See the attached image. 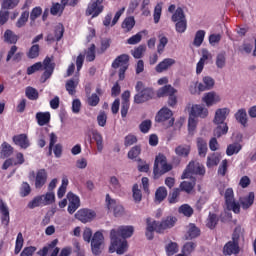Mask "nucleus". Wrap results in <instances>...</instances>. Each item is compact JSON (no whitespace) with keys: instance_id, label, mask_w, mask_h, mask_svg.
<instances>
[{"instance_id":"obj_1","label":"nucleus","mask_w":256,"mask_h":256,"mask_svg":"<svg viewBox=\"0 0 256 256\" xmlns=\"http://www.w3.org/2000/svg\"><path fill=\"white\" fill-rule=\"evenodd\" d=\"M135 229L133 226H120L118 229H112L110 231L111 245L109 247V253H117V255H123L127 249V240L129 237H133Z\"/></svg>"},{"instance_id":"obj_2","label":"nucleus","mask_w":256,"mask_h":256,"mask_svg":"<svg viewBox=\"0 0 256 256\" xmlns=\"http://www.w3.org/2000/svg\"><path fill=\"white\" fill-rule=\"evenodd\" d=\"M173 169V166L171 164L167 163V157L163 154H159L155 158L154 162V179H159L161 175H165V173H169Z\"/></svg>"},{"instance_id":"obj_3","label":"nucleus","mask_w":256,"mask_h":256,"mask_svg":"<svg viewBox=\"0 0 256 256\" xmlns=\"http://www.w3.org/2000/svg\"><path fill=\"white\" fill-rule=\"evenodd\" d=\"M135 89L137 94L134 96V103L139 105L145 103V101H149V99H153V89L145 88V85L141 81L136 83Z\"/></svg>"},{"instance_id":"obj_4","label":"nucleus","mask_w":256,"mask_h":256,"mask_svg":"<svg viewBox=\"0 0 256 256\" xmlns=\"http://www.w3.org/2000/svg\"><path fill=\"white\" fill-rule=\"evenodd\" d=\"M90 243L93 255H101L103 249H105V237L103 236V232H95Z\"/></svg>"},{"instance_id":"obj_5","label":"nucleus","mask_w":256,"mask_h":256,"mask_svg":"<svg viewBox=\"0 0 256 256\" xmlns=\"http://www.w3.org/2000/svg\"><path fill=\"white\" fill-rule=\"evenodd\" d=\"M224 197L228 211H233V213H240L241 205L239 204V202L235 201L233 188L226 189Z\"/></svg>"},{"instance_id":"obj_6","label":"nucleus","mask_w":256,"mask_h":256,"mask_svg":"<svg viewBox=\"0 0 256 256\" xmlns=\"http://www.w3.org/2000/svg\"><path fill=\"white\" fill-rule=\"evenodd\" d=\"M191 175H205V166L199 162H190L182 174V179H189Z\"/></svg>"},{"instance_id":"obj_7","label":"nucleus","mask_w":256,"mask_h":256,"mask_svg":"<svg viewBox=\"0 0 256 256\" xmlns=\"http://www.w3.org/2000/svg\"><path fill=\"white\" fill-rule=\"evenodd\" d=\"M29 179L30 181H33L35 179V188L36 189H41L45 183H47V170L45 169H39L36 174L35 171H30L29 172Z\"/></svg>"},{"instance_id":"obj_8","label":"nucleus","mask_w":256,"mask_h":256,"mask_svg":"<svg viewBox=\"0 0 256 256\" xmlns=\"http://www.w3.org/2000/svg\"><path fill=\"white\" fill-rule=\"evenodd\" d=\"M156 121L158 123H165L166 121H168L166 127H173V124L175 123V119L173 118V112L169 108H162L156 116Z\"/></svg>"},{"instance_id":"obj_9","label":"nucleus","mask_w":256,"mask_h":256,"mask_svg":"<svg viewBox=\"0 0 256 256\" xmlns=\"http://www.w3.org/2000/svg\"><path fill=\"white\" fill-rule=\"evenodd\" d=\"M103 0H96L92 1L88 4V7L86 9V15L89 17L92 15V17H99L101 13H103Z\"/></svg>"},{"instance_id":"obj_10","label":"nucleus","mask_w":256,"mask_h":256,"mask_svg":"<svg viewBox=\"0 0 256 256\" xmlns=\"http://www.w3.org/2000/svg\"><path fill=\"white\" fill-rule=\"evenodd\" d=\"M43 66L45 71L40 78L41 83H45L47 79L51 78L53 71H55V63L53 62V58L46 57L43 61Z\"/></svg>"},{"instance_id":"obj_11","label":"nucleus","mask_w":256,"mask_h":256,"mask_svg":"<svg viewBox=\"0 0 256 256\" xmlns=\"http://www.w3.org/2000/svg\"><path fill=\"white\" fill-rule=\"evenodd\" d=\"M175 223H177V218L173 216H168L164 218L161 222L155 221L156 233H163V231H166V229H171L175 227Z\"/></svg>"},{"instance_id":"obj_12","label":"nucleus","mask_w":256,"mask_h":256,"mask_svg":"<svg viewBox=\"0 0 256 256\" xmlns=\"http://www.w3.org/2000/svg\"><path fill=\"white\" fill-rule=\"evenodd\" d=\"M96 215L95 211L84 208L76 212L75 218L78 219V221H81V223H91Z\"/></svg>"},{"instance_id":"obj_13","label":"nucleus","mask_w":256,"mask_h":256,"mask_svg":"<svg viewBox=\"0 0 256 256\" xmlns=\"http://www.w3.org/2000/svg\"><path fill=\"white\" fill-rule=\"evenodd\" d=\"M106 201L108 202L109 211H113L115 217H122L125 213V209L121 204H117V201L111 199L109 194L106 195Z\"/></svg>"},{"instance_id":"obj_14","label":"nucleus","mask_w":256,"mask_h":256,"mask_svg":"<svg viewBox=\"0 0 256 256\" xmlns=\"http://www.w3.org/2000/svg\"><path fill=\"white\" fill-rule=\"evenodd\" d=\"M67 199L69 201L68 213H70V215H73V213H75V211H77L78 208L81 207V199H79V196L75 195L73 192H68Z\"/></svg>"},{"instance_id":"obj_15","label":"nucleus","mask_w":256,"mask_h":256,"mask_svg":"<svg viewBox=\"0 0 256 256\" xmlns=\"http://www.w3.org/2000/svg\"><path fill=\"white\" fill-rule=\"evenodd\" d=\"M189 115L191 117H201V119H205V117L209 115V110L202 105L195 104L192 105Z\"/></svg>"},{"instance_id":"obj_16","label":"nucleus","mask_w":256,"mask_h":256,"mask_svg":"<svg viewBox=\"0 0 256 256\" xmlns=\"http://www.w3.org/2000/svg\"><path fill=\"white\" fill-rule=\"evenodd\" d=\"M229 113H231V110H229V108L217 109L215 112L213 123H215V125L225 124V119L229 117Z\"/></svg>"},{"instance_id":"obj_17","label":"nucleus","mask_w":256,"mask_h":256,"mask_svg":"<svg viewBox=\"0 0 256 256\" xmlns=\"http://www.w3.org/2000/svg\"><path fill=\"white\" fill-rule=\"evenodd\" d=\"M63 33H65V28L63 24H58L55 27L54 34H48L46 41L48 43H54V41H61L63 38Z\"/></svg>"},{"instance_id":"obj_18","label":"nucleus","mask_w":256,"mask_h":256,"mask_svg":"<svg viewBox=\"0 0 256 256\" xmlns=\"http://www.w3.org/2000/svg\"><path fill=\"white\" fill-rule=\"evenodd\" d=\"M0 213H1V223L4 225V227H9V222L11 221V218L9 216V206L3 202V200H0Z\"/></svg>"},{"instance_id":"obj_19","label":"nucleus","mask_w":256,"mask_h":256,"mask_svg":"<svg viewBox=\"0 0 256 256\" xmlns=\"http://www.w3.org/2000/svg\"><path fill=\"white\" fill-rule=\"evenodd\" d=\"M202 101L206 103L207 107H213V105H217L221 101V96L215 92H208L204 94Z\"/></svg>"},{"instance_id":"obj_20","label":"nucleus","mask_w":256,"mask_h":256,"mask_svg":"<svg viewBox=\"0 0 256 256\" xmlns=\"http://www.w3.org/2000/svg\"><path fill=\"white\" fill-rule=\"evenodd\" d=\"M120 69L122 67L129 68V55L127 54H121L112 62V68L113 69Z\"/></svg>"},{"instance_id":"obj_21","label":"nucleus","mask_w":256,"mask_h":256,"mask_svg":"<svg viewBox=\"0 0 256 256\" xmlns=\"http://www.w3.org/2000/svg\"><path fill=\"white\" fill-rule=\"evenodd\" d=\"M177 61L173 58H166L162 62H160L156 67V73H163V71H167L170 67H173Z\"/></svg>"},{"instance_id":"obj_22","label":"nucleus","mask_w":256,"mask_h":256,"mask_svg":"<svg viewBox=\"0 0 256 256\" xmlns=\"http://www.w3.org/2000/svg\"><path fill=\"white\" fill-rule=\"evenodd\" d=\"M224 255H238L239 253V243L229 241L225 244L223 248Z\"/></svg>"},{"instance_id":"obj_23","label":"nucleus","mask_w":256,"mask_h":256,"mask_svg":"<svg viewBox=\"0 0 256 256\" xmlns=\"http://www.w3.org/2000/svg\"><path fill=\"white\" fill-rule=\"evenodd\" d=\"M79 85V76H76L75 78L69 79L66 81L65 88L66 91L70 95H75L77 93V86Z\"/></svg>"},{"instance_id":"obj_24","label":"nucleus","mask_w":256,"mask_h":256,"mask_svg":"<svg viewBox=\"0 0 256 256\" xmlns=\"http://www.w3.org/2000/svg\"><path fill=\"white\" fill-rule=\"evenodd\" d=\"M13 142L15 145H18V147H21V149H27L29 147V138L26 136V134H19L13 137Z\"/></svg>"},{"instance_id":"obj_25","label":"nucleus","mask_w":256,"mask_h":256,"mask_svg":"<svg viewBox=\"0 0 256 256\" xmlns=\"http://www.w3.org/2000/svg\"><path fill=\"white\" fill-rule=\"evenodd\" d=\"M203 83L198 84L199 91H209V89H213L215 86V80L209 76L203 78Z\"/></svg>"},{"instance_id":"obj_26","label":"nucleus","mask_w":256,"mask_h":256,"mask_svg":"<svg viewBox=\"0 0 256 256\" xmlns=\"http://www.w3.org/2000/svg\"><path fill=\"white\" fill-rule=\"evenodd\" d=\"M146 237L149 241L153 239V231H157V225L155 224V220L151 218L146 219Z\"/></svg>"},{"instance_id":"obj_27","label":"nucleus","mask_w":256,"mask_h":256,"mask_svg":"<svg viewBox=\"0 0 256 256\" xmlns=\"http://www.w3.org/2000/svg\"><path fill=\"white\" fill-rule=\"evenodd\" d=\"M36 120L40 127L47 125L51 121V113L49 112H38L36 113Z\"/></svg>"},{"instance_id":"obj_28","label":"nucleus","mask_w":256,"mask_h":256,"mask_svg":"<svg viewBox=\"0 0 256 256\" xmlns=\"http://www.w3.org/2000/svg\"><path fill=\"white\" fill-rule=\"evenodd\" d=\"M13 155V148L7 142L2 143L0 148V157L1 159H7V157H11Z\"/></svg>"},{"instance_id":"obj_29","label":"nucleus","mask_w":256,"mask_h":256,"mask_svg":"<svg viewBox=\"0 0 256 256\" xmlns=\"http://www.w3.org/2000/svg\"><path fill=\"white\" fill-rule=\"evenodd\" d=\"M197 149L199 157H206L207 155V141L203 138H197Z\"/></svg>"},{"instance_id":"obj_30","label":"nucleus","mask_w":256,"mask_h":256,"mask_svg":"<svg viewBox=\"0 0 256 256\" xmlns=\"http://www.w3.org/2000/svg\"><path fill=\"white\" fill-rule=\"evenodd\" d=\"M255 202V193L250 192L248 196L244 197L240 203L242 205V209H249L251 205Z\"/></svg>"},{"instance_id":"obj_31","label":"nucleus","mask_w":256,"mask_h":256,"mask_svg":"<svg viewBox=\"0 0 256 256\" xmlns=\"http://www.w3.org/2000/svg\"><path fill=\"white\" fill-rule=\"evenodd\" d=\"M241 149H243V146L240 143L230 144V145H228V147L226 149V155H228V157L237 155V153H239V151H241Z\"/></svg>"},{"instance_id":"obj_32","label":"nucleus","mask_w":256,"mask_h":256,"mask_svg":"<svg viewBox=\"0 0 256 256\" xmlns=\"http://www.w3.org/2000/svg\"><path fill=\"white\" fill-rule=\"evenodd\" d=\"M92 138L96 141L97 150L101 153L103 151V135L99 131L94 130L92 131Z\"/></svg>"},{"instance_id":"obj_33","label":"nucleus","mask_w":256,"mask_h":256,"mask_svg":"<svg viewBox=\"0 0 256 256\" xmlns=\"http://www.w3.org/2000/svg\"><path fill=\"white\" fill-rule=\"evenodd\" d=\"M173 23L178 21H187V17L185 16V12L183 11V8L178 7L174 14L171 17Z\"/></svg>"},{"instance_id":"obj_34","label":"nucleus","mask_w":256,"mask_h":256,"mask_svg":"<svg viewBox=\"0 0 256 256\" xmlns=\"http://www.w3.org/2000/svg\"><path fill=\"white\" fill-rule=\"evenodd\" d=\"M225 65H227V54L225 52H220L216 56V67L218 69L225 68Z\"/></svg>"},{"instance_id":"obj_35","label":"nucleus","mask_w":256,"mask_h":256,"mask_svg":"<svg viewBox=\"0 0 256 256\" xmlns=\"http://www.w3.org/2000/svg\"><path fill=\"white\" fill-rule=\"evenodd\" d=\"M175 93H177V90L171 85H166L158 91L159 97H165V95L171 97V95H175Z\"/></svg>"},{"instance_id":"obj_36","label":"nucleus","mask_w":256,"mask_h":256,"mask_svg":"<svg viewBox=\"0 0 256 256\" xmlns=\"http://www.w3.org/2000/svg\"><path fill=\"white\" fill-rule=\"evenodd\" d=\"M4 41L6 43L15 44L19 41V37L14 34L10 29L6 30L4 33Z\"/></svg>"},{"instance_id":"obj_37","label":"nucleus","mask_w":256,"mask_h":256,"mask_svg":"<svg viewBox=\"0 0 256 256\" xmlns=\"http://www.w3.org/2000/svg\"><path fill=\"white\" fill-rule=\"evenodd\" d=\"M218 223L219 217H217V214L210 213L206 220V227H208V229H215Z\"/></svg>"},{"instance_id":"obj_38","label":"nucleus","mask_w":256,"mask_h":256,"mask_svg":"<svg viewBox=\"0 0 256 256\" xmlns=\"http://www.w3.org/2000/svg\"><path fill=\"white\" fill-rule=\"evenodd\" d=\"M203 41H205V30H198L195 34L193 45L195 47H201Z\"/></svg>"},{"instance_id":"obj_39","label":"nucleus","mask_w":256,"mask_h":256,"mask_svg":"<svg viewBox=\"0 0 256 256\" xmlns=\"http://www.w3.org/2000/svg\"><path fill=\"white\" fill-rule=\"evenodd\" d=\"M207 59H209V52H203V55L196 66L197 75H200V73H203V68L205 67V61H207Z\"/></svg>"},{"instance_id":"obj_40","label":"nucleus","mask_w":256,"mask_h":256,"mask_svg":"<svg viewBox=\"0 0 256 256\" xmlns=\"http://www.w3.org/2000/svg\"><path fill=\"white\" fill-rule=\"evenodd\" d=\"M229 131V126L227 124H218L214 129V137H221L222 135H227Z\"/></svg>"},{"instance_id":"obj_41","label":"nucleus","mask_w":256,"mask_h":256,"mask_svg":"<svg viewBox=\"0 0 256 256\" xmlns=\"http://www.w3.org/2000/svg\"><path fill=\"white\" fill-rule=\"evenodd\" d=\"M190 152H191V147L187 145H180L175 149V153L179 157H187Z\"/></svg>"},{"instance_id":"obj_42","label":"nucleus","mask_w":256,"mask_h":256,"mask_svg":"<svg viewBox=\"0 0 256 256\" xmlns=\"http://www.w3.org/2000/svg\"><path fill=\"white\" fill-rule=\"evenodd\" d=\"M195 179H192L191 181H183L180 184L181 191H185L186 193H191L195 187Z\"/></svg>"},{"instance_id":"obj_43","label":"nucleus","mask_w":256,"mask_h":256,"mask_svg":"<svg viewBox=\"0 0 256 256\" xmlns=\"http://www.w3.org/2000/svg\"><path fill=\"white\" fill-rule=\"evenodd\" d=\"M109 187L112 191H121V182L116 176H111L109 179Z\"/></svg>"},{"instance_id":"obj_44","label":"nucleus","mask_w":256,"mask_h":256,"mask_svg":"<svg viewBox=\"0 0 256 256\" xmlns=\"http://www.w3.org/2000/svg\"><path fill=\"white\" fill-rule=\"evenodd\" d=\"M135 27V18L134 17H128L126 18L122 23V29H124L127 33L131 31Z\"/></svg>"},{"instance_id":"obj_45","label":"nucleus","mask_w":256,"mask_h":256,"mask_svg":"<svg viewBox=\"0 0 256 256\" xmlns=\"http://www.w3.org/2000/svg\"><path fill=\"white\" fill-rule=\"evenodd\" d=\"M67 185H69V180L67 178H63L62 184L57 192L58 199H63V197H65V193H67Z\"/></svg>"},{"instance_id":"obj_46","label":"nucleus","mask_w":256,"mask_h":256,"mask_svg":"<svg viewBox=\"0 0 256 256\" xmlns=\"http://www.w3.org/2000/svg\"><path fill=\"white\" fill-rule=\"evenodd\" d=\"M236 121L240 122L245 127L247 125V112L244 109L238 110L235 114Z\"/></svg>"},{"instance_id":"obj_47","label":"nucleus","mask_w":256,"mask_h":256,"mask_svg":"<svg viewBox=\"0 0 256 256\" xmlns=\"http://www.w3.org/2000/svg\"><path fill=\"white\" fill-rule=\"evenodd\" d=\"M166 255L173 256L179 251V245L176 242H170L166 245Z\"/></svg>"},{"instance_id":"obj_48","label":"nucleus","mask_w":256,"mask_h":256,"mask_svg":"<svg viewBox=\"0 0 256 256\" xmlns=\"http://www.w3.org/2000/svg\"><path fill=\"white\" fill-rule=\"evenodd\" d=\"M145 51H147V46L140 45V46L134 48V50H132L131 53H132L134 59H141V57H143V53H145Z\"/></svg>"},{"instance_id":"obj_49","label":"nucleus","mask_w":256,"mask_h":256,"mask_svg":"<svg viewBox=\"0 0 256 256\" xmlns=\"http://www.w3.org/2000/svg\"><path fill=\"white\" fill-rule=\"evenodd\" d=\"M26 97H28L30 101H37V99H39V92L33 87H27Z\"/></svg>"},{"instance_id":"obj_50","label":"nucleus","mask_w":256,"mask_h":256,"mask_svg":"<svg viewBox=\"0 0 256 256\" xmlns=\"http://www.w3.org/2000/svg\"><path fill=\"white\" fill-rule=\"evenodd\" d=\"M167 43H169V39L166 36H159V44L157 46V52L161 55L163 51H165V47H167Z\"/></svg>"},{"instance_id":"obj_51","label":"nucleus","mask_w":256,"mask_h":256,"mask_svg":"<svg viewBox=\"0 0 256 256\" xmlns=\"http://www.w3.org/2000/svg\"><path fill=\"white\" fill-rule=\"evenodd\" d=\"M27 21H29V11H24L16 22V27H18V29H21V27H25Z\"/></svg>"},{"instance_id":"obj_52","label":"nucleus","mask_w":256,"mask_h":256,"mask_svg":"<svg viewBox=\"0 0 256 256\" xmlns=\"http://www.w3.org/2000/svg\"><path fill=\"white\" fill-rule=\"evenodd\" d=\"M39 51L40 48L38 44L32 45L27 53L28 59H37V57L39 56Z\"/></svg>"},{"instance_id":"obj_53","label":"nucleus","mask_w":256,"mask_h":256,"mask_svg":"<svg viewBox=\"0 0 256 256\" xmlns=\"http://www.w3.org/2000/svg\"><path fill=\"white\" fill-rule=\"evenodd\" d=\"M167 197V188L165 187H159L157 190H156V193H155V198H156V201H158L159 203H161V201H163L165 198Z\"/></svg>"},{"instance_id":"obj_54","label":"nucleus","mask_w":256,"mask_h":256,"mask_svg":"<svg viewBox=\"0 0 256 256\" xmlns=\"http://www.w3.org/2000/svg\"><path fill=\"white\" fill-rule=\"evenodd\" d=\"M178 213L184 215V217H191L193 215V209L189 206V204H183L179 207Z\"/></svg>"},{"instance_id":"obj_55","label":"nucleus","mask_w":256,"mask_h":256,"mask_svg":"<svg viewBox=\"0 0 256 256\" xmlns=\"http://www.w3.org/2000/svg\"><path fill=\"white\" fill-rule=\"evenodd\" d=\"M41 205H45V203L43 202L42 195L41 196H37L32 201H30L28 203V208L29 209H35V207H41Z\"/></svg>"},{"instance_id":"obj_56","label":"nucleus","mask_w":256,"mask_h":256,"mask_svg":"<svg viewBox=\"0 0 256 256\" xmlns=\"http://www.w3.org/2000/svg\"><path fill=\"white\" fill-rule=\"evenodd\" d=\"M189 239H195L201 235V231L195 226V224H190L188 228Z\"/></svg>"},{"instance_id":"obj_57","label":"nucleus","mask_w":256,"mask_h":256,"mask_svg":"<svg viewBox=\"0 0 256 256\" xmlns=\"http://www.w3.org/2000/svg\"><path fill=\"white\" fill-rule=\"evenodd\" d=\"M132 191H133V199H134L135 203H140L141 199H143V194H141L139 185L134 184Z\"/></svg>"},{"instance_id":"obj_58","label":"nucleus","mask_w":256,"mask_h":256,"mask_svg":"<svg viewBox=\"0 0 256 256\" xmlns=\"http://www.w3.org/2000/svg\"><path fill=\"white\" fill-rule=\"evenodd\" d=\"M195 247H197V244H195V242H187L183 246L182 253H184V255H191V253L195 251Z\"/></svg>"},{"instance_id":"obj_59","label":"nucleus","mask_w":256,"mask_h":256,"mask_svg":"<svg viewBox=\"0 0 256 256\" xmlns=\"http://www.w3.org/2000/svg\"><path fill=\"white\" fill-rule=\"evenodd\" d=\"M42 199H43L44 205H51V203H55V193L49 191L45 195H42Z\"/></svg>"},{"instance_id":"obj_60","label":"nucleus","mask_w":256,"mask_h":256,"mask_svg":"<svg viewBox=\"0 0 256 256\" xmlns=\"http://www.w3.org/2000/svg\"><path fill=\"white\" fill-rule=\"evenodd\" d=\"M20 0H3V9H15L19 5Z\"/></svg>"},{"instance_id":"obj_61","label":"nucleus","mask_w":256,"mask_h":256,"mask_svg":"<svg viewBox=\"0 0 256 256\" xmlns=\"http://www.w3.org/2000/svg\"><path fill=\"white\" fill-rule=\"evenodd\" d=\"M219 161V156H217L216 154H212L207 157L206 165L207 167H214L215 165H219Z\"/></svg>"},{"instance_id":"obj_62","label":"nucleus","mask_w":256,"mask_h":256,"mask_svg":"<svg viewBox=\"0 0 256 256\" xmlns=\"http://www.w3.org/2000/svg\"><path fill=\"white\" fill-rule=\"evenodd\" d=\"M31 194V186L27 182H23L20 187V195L21 197H27Z\"/></svg>"},{"instance_id":"obj_63","label":"nucleus","mask_w":256,"mask_h":256,"mask_svg":"<svg viewBox=\"0 0 256 256\" xmlns=\"http://www.w3.org/2000/svg\"><path fill=\"white\" fill-rule=\"evenodd\" d=\"M177 33H185L187 31V20H181L175 24Z\"/></svg>"},{"instance_id":"obj_64","label":"nucleus","mask_w":256,"mask_h":256,"mask_svg":"<svg viewBox=\"0 0 256 256\" xmlns=\"http://www.w3.org/2000/svg\"><path fill=\"white\" fill-rule=\"evenodd\" d=\"M86 60L91 62L95 61V44H91L86 52Z\"/></svg>"}]
</instances>
